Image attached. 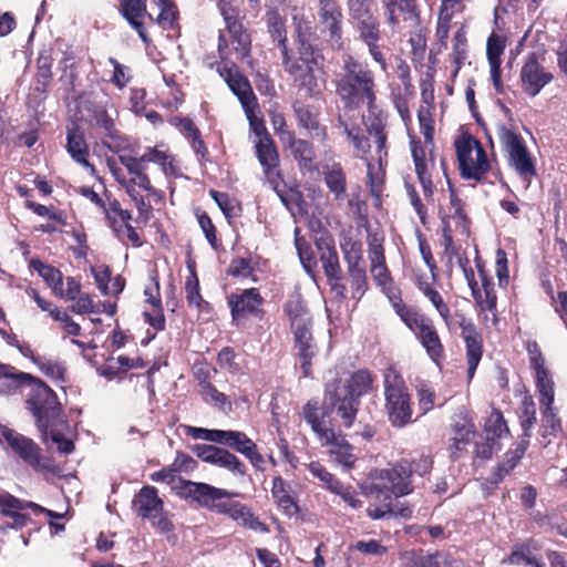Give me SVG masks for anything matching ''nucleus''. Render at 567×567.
Segmentation results:
<instances>
[{
	"label": "nucleus",
	"instance_id": "25",
	"mask_svg": "<svg viewBox=\"0 0 567 567\" xmlns=\"http://www.w3.org/2000/svg\"><path fill=\"white\" fill-rule=\"evenodd\" d=\"M217 512L228 515L237 524L259 533H267V526L256 517L249 507L238 502L218 504Z\"/></svg>",
	"mask_w": 567,
	"mask_h": 567
},
{
	"label": "nucleus",
	"instance_id": "63",
	"mask_svg": "<svg viewBox=\"0 0 567 567\" xmlns=\"http://www.w3.org/2000/svg\"><path fill=\"white\" fill-rule=\"evenodd\" d=\"M51 317L60 321L63 324V330L70 336H79L81 331V327L79 323L72 320V318L66 313L61 311L59 308H54L51 310Z\"/></svg>",
	"mask_w": 567,
	"mask_h": 567
},
{
	"label": "nucleus",
	"instance_id": "39",
	"mask_svg": "<svg viewBox=\"0 0 567 567\" xmlns=\"http://www.w3.org/2000/svg\"><path fill=\"white\" fill-rule=\"evenodd\" d=\"M372 384V378L368 371L361 370L351 375L347 385L340 386L342 393H348L359 400L367 393Z\"/></svg>",
	"mask_w": 567,
	"mask_h": 567
},
{
	"label": "nucleus",
	"instance_id": "46",
	"mask_svg": "<svg viewBox=\"0 0 567 567\" xmlns=\"http://www.w3.org/2000/svg\"><path fill=\"white\" fill-rule=\"evenodd\" d=\"M472 281L473 280H470L472 295L482 310L494 311L496 308V295L493 286L488 282H484V292H482L477 287V282L472 284Z\"/></svg>",
	"mask_w": 567,
	"mask_h": 567
},
{
	"label": "nucleus",
	"instance_id": "57",
	"mask_svg": "<svg viewBox=\"0 0 567 567\" xmlns=\"http://www.w3.org/2000/svg\"><path fill=\"white\" fill-rule=\"evenodd\" d=\"M309 472L317 477L329 492L336 489V485L340 482L333 474L328 472L319 462H310L307 465Z\"/></svg>",
	"mask_w": 567,
	"mask_h": 567
},
{
	"label": "nucleus",
	"instance_id": "5",
	"mask_svg": "<svg viewBox=\"0 0 567 567\" xmlns=\"http://www.w3.org/2000/svg\"><path fill=\"white\" fill-rule=\"evenodd\" d=\"M385 411L391 424L403 427L412 421L411 398L403 377L390 367L383 374Z\"/></svg>",
	"mask_w": 567,
	"mask_h": 567
},
{
	"label": "nucleus",
	"instance_id": "10",
	"mask_svg": "<svg viewBox=\"0 0 567 567\" xmlns=\"http://www.w3.org/2000/svg\"><path fill=\"white\" fill-rule=\"evenodd\" d=\"M454 145L461 175L466 179H481L489 169L482 145L468 134L461 135Z\"/></svg>",
	"mask_w": 567,
	"mask_h": 567
},
{
	"label": "nucleus",
	"instance_id": "33",
	"mask_svg": "<svg viewBox=\"0 0 567 567\" xmlns=\"http://www.w3.org/2000/svg\"><path fill=\"white\" fill-rule=\"evenodd\" d=\"M257 157L269 176L275 173L279 164L278 153L269 135H262L256 143Z\"/></svg>",
	"mask_w": 567,
	"mask_h": 567
},
{
	"label": "nucleus",
	"instance_id": "8",
	"mask_svg": "<svg viewBox=\"0 0 567 567\" xmlns=\"http://www.w3.org/2000/svg\"><path fill=\"white\" fill-rule=\"evenodd\" d=\"M286 311L290 317L296 348L298 350V355L301 359L302 374L303 377H309L311 360L316 355V346L312 341V334L310 331V317L299 301H290L286 307Z\"/></svg>",
	"mask_w": 567,
	"mask_h": 567
},
{
	"label": "nucleus",
	"instance_id": "20",
	"mask_svg": "<svg viewBox=\"0 0 567 567\" xmlns=\"http://www.w3.org/2000/svg\"><path fill=\"white\" fill-rule=\"evenodd\" d=\"M136 512L140 516L148 519L158 518L157 526L163 532L171 530V523L166 517H161L163 512V502L153 486L143 487L135 498Z\"/></svg>",
	"mask_w": 567,
	"mask_h": 567
},
{
	"label": "nucleus",
	"instance_id": "24",
	"mask_svg": "<svg viewBox=\"0 0 567 567\" xmlns=\"http://www.w3.org/2000/svg\"><path fill=\"white\" fill-rule=\"evenodd\" d=\"M460 326L466 344L467 375L472 379L482 358V340L471 320L463 318Z\"/></svg>",
	"mask_w": 567,
	"mask_h": 567
},
{
	"label": "nucleus",
	"instance_id": "21",
	"mask_svg": "<svg viewBox=\"0 0 567 567\" xmlns=\"http://www.w3.org/2000/svg\"><path fill=\"white\" fill-rule=\"evenodd\" d=\"M318 19L322 31L338 48L342 45V12L334 0H318Z\"/></svg>",
	"mask_w": 567,
	"mask_h": 567
},
{
	"label": "nucleus",
	"instance_id": "60",
	"mask_svg": "<svg viewBox=\"0 0 567 567\" xmlns=\"http://www.w3.org/2000/svg\"><path fill=\"white\" fill-rule=\"evenodd\" d=\"M473 422L466 415H458L453 424V436L463 439L464 442L470 443L475 433Z\"/></svg>",
	"mask_w": 567,
	"mask_h": 567
},
{
	"label": "nucleus",
	"instance_id": "2",
	"mask_svg": "<svg viewBox=\"0 0 567 567\" xmlns=\"http://www.w3.org/2000/svg\"><path fill=\"white\" fill-rule=\"evenodd\" d=\"M334 83L336 93L346 107L358 109L363 104L371 107L375 101L372 71L350 54L342 56V64L336 72Z\"/></svg>",
	"mask_w": 567,
	"mask_h": 567
},
{
	"label": "nucleus",
	"instance_id": "50",
	"mask_svg": "<svg viewBox=\"0 0 567 567\" xmlns=\"http://www.w3.org/2000/svg\"><path fill=\"white\" fill-rule=\"evenodd\" d=\"M159 14L157 16L156 22L163 29H173L177 20V8L173 0H158Z\"/></svg>",
	"mask_w": 567,
	"mask_h": 567
},
{
	"label": "nucleus",
	"instance_id": "37",
	"mask_svg": "<svg viewBox=\"0 0 567 567\" xmlns=\"http://www.w3.org/2000/svg\"><path fill=\"white\" fill-rule=\"evenodd\" d=\"M528 353L530 357V367L534 370L536 388L540 386L542 382L553 384V378L545 367V361L536 343H529Z\"/></svg>",
	"mask_w": 567,
	"mask_h": 567
},
{
	"label": "nucleus",
	"instance_id": "12",
	"mask_svg": "<svg viewBox=\"0 0 567 567\" xmlns=\"http://www.w3.org/2000/svg\"><path fill=\"white\" fill-rule=\"evenodd\" d=\"M117 111L112 105L97 104L92 110L90 123L103 135V144L114 153L130 148V141L116 128Z\"/></svg>",
	"mask_w": 567,
	"mask_h": 567
},
{
	"label": "nucleus",
	"instance_id": "52",
	"mask_svg": "<svg viewBox=\"0 0 567 567\" xmlns=\"http://www.w3.org/2000/svg\"><path fill=\"white\" fill-rule=\"evenodd\" d=\"M389 20L391 23H395L398 21V12L403 13L408 19L414 16V0H384Z\"/></svg>",
	"mask_w": 567,
	"mask_h": 567
},
{
	"label": "nucleus",
	"instance_id": "35",
	"mask_svg": "<svg viewBox=\"0 0 567 567\" xmlns=\"http://www.w3.org/2000/svg\"><path fill=\"white\" fill-rule=\"evenodd\" d=\"M286 143L289 144V147L295 158L299 162V165L302 169H316V165L313 162L315 153L311 145L308 142L303 140H295L291 136V140H287Z\"/></svg>",
	"mask_w": 567,
	"mask_h": 567
},
{
	"label": "nucleus",
	"instance_id": "30",
	"mask_svg": "<svg viewBox=\"0 0 567 567\" xmlns=\"http://www.w3.org/2000/svg\"><path fill=\"white\" fill-rule=\"evenodd\" d=\"M339 245L343 259L347 264V268L364 265L362 243L354 235L351 228L341 231Z\"/></svg>",
	"mask_w": 567,
	"mask_h": 567
},
{
	"label": "nucleus",
	"instance_id": "28",
	"mask_svg": "<svg viewBox=\"0 0 567 567\" xmlns=\"http://www.w3.org/2000/svg\"><path fill=\"white\" fill-rule=\"evenodd\" d=\"M506 48V41L503 37L492 33L487 40L486 54L491 69V79L496 91L501 92L503 89L501 81V56Z\"/></svg>",
	"mask_w": 567,
	"mask_h": 567
},
{
	"label": "nucleus",
	"instance_id": "22",
	"mask_svg": "<svg viewBox=\"0 0 567 567\" xmlns=\"http://www.w3.org/2000/svg\"><path fill=\"white\" fill-rule=\"evenodd\" d=\"M262 301V297L256 288L231 293L228 298V305L235 320L258 315Z\"/></svg>",
	"mask_w": 567,
	"mask_h": 567
},
{
	"label": "nucleus",
	"instance_id": "14",
	"mask_svg": "<svg viewBox=\"0 0 567 567\" xmlns=\"http://www.w3.org/2000/svg\"><path fill=\"white\" fill-rule=\"evenodd\" d=\"M316 246L320 252V261L332 290L337 295L344 296L346 287L341 284L342 271L333 239L329 236H321L316 240Z\"/></svg>",
	"mask_w": 567,
	"mask_h": 567
},
{
	"label": "nucleus",
	"instance_id": "43",
	"mask_svg": "<svg viewBox=\"0 0 567 567\" xmlns=\"http://www.w3.org/2000/svg\"><path fill=\"white\" fill-rule=\"evenodd\" d=\"M353 21L362 41L365 43L379 41V25L372 12L363 18H357Z\"/></svg>",
	"mask_w": 567,
	"mask_h": 567
},
{
	"label": "nucleus",
	"instance_id": "40",
	"mask_svg": "<svg viewBox=\"0 0 567 567\" xmlns=\"http://www.w3.org/2000/svg\"><path fill=\"white\" fill-rule=\"evenodd\" d=\"M213 465L228 470L235 475L245 476V464L233 453L218 447L212 462Z\"/></svg>",
	"mask_w": 567,
	"mask_h": 567
},
{
	"label": "nucleus",
	"instance_id": "1",
	"mask_svg": "<svg viewBox=\"0 0 567 567\" xmlns=\"http://www.w3.org/2000/svg\"><path fill=\"white\" fill-rule=\"evenodd\" d=\"M20 386H28L27 405L35 417L42 440L48 441V429L58 424L61 404L56 394L40 379L20 372L16 368L0 363V389L12 393Z\"/></svg>",
	"mask_w": 567,
	"mask_h": 567
},
{
	"label": "nucleus",
	"instance_id": "51",
	"mask_svg": "<svg viewBox=\"0 0 567 567\" xmlns=\"http://www.w3.org/2000/svg\"><path fill=\"white\" fill-rule=\"evenodd\" d=\"M347 274L353 289V298L360 299L367 290L365 265L347 268Z\"/></svg>",
	"mask_w": 567,
	"mask_h": 567
},
{
	"label": "nucleus",
	"instance_id": "26",
	"mask_svg": "<svg viewBox=\"0 0 567 567\" xmlns=\"http://www.w3.org/2000/svg\"><path fill=\"white\" fill-rule=\"evenodd\" d=\"M66 152L74 162L89 169L91 173L94 172V167L87 161L89 146L85 141L84 132L78 126H71L66 128Z\"/></svg>",
	"mask_w": 567,
	"mask_h": 567
},
{
	"label": "nucleus",
	"instance_id": "45",
	"mask_svg": "<svg viewBox=\"0 0 567 567\" xmlns=\"http://www.w3.org/2000/svg\"><path fill=\"white\" fill-rule=\"evenodd\" d=\"M292 20L295 24V32L298 39L299 48H302L303 45H311L310 35L312 30V22L310 20V17H306L302 11L295 9Z\"/></svg>",
	"mask_w": 567,
	"mask_h": 567
},
{
	"label": "nucleus",
	"instance_id": "55",
	"mask_svg": "<svg viewBox=\"0 0 567 567\" xmlns=\"http://www.w3.org/2000/svg\"><path fill=\"white\" fill-rule=\"evenodd\" d=\"M421 132L426 145L433 146L434 125L431 106H421L417 113Z\"/></svg>",
	"mask_w": 567,
	"mask_h": 567
},
{
	"label": "nucleus",
	"instance_id": "38",
	"mask_svg": "<svg viewBox=\"0 0 567 567\" xmlns=\"http://www.w3.org/2000/svg\"><path fill=\"white\" fill-rule=\"evenodd\" d=\"M34 364L47 378L58 382L65 381L66 369L62 361L41 355V358L34 359Z\"/></svg>",
	"mask_w": 567,
	"mask_h": 567
},
{
	"label": "nucleus",
	"instance_id": "61",
	"mask_svg": "<svg viewBox=\"0 0 567 567\" xmlns=\"http://www.w3.org/2000/svg\"><path fill=\"white\" fill-rule=\"evenodd\" d=\"M199 386L200 393L206 402L214 403L220 408L229 404L227 396L214 388L209 382L202 381Z\"/></svg>",
	"mask_w": 567,
	"mask_h": 567
},
{
	"label": "nucleus",
	"instance_id": "36",
	"mask_svg": "<svg viewBox=\"0 0 567 567\" xmlns=\"http://www.w3.org/2000/svg\"><path fill=\"white\" fill-rule=\"evenodd\" d=\"M31 267L43 278L54 295H61L62 272L39 259L31 260Z\"/></svg>",
	"mask_w": 567,
	"mask_h": 567
},
{
	"label": "nucleus",
	"instance_id": "15",
	"mask_svg": "<svg viewBox=\"0 0 567 567\" xmlns=\"http://www.w3.org/2000/svg\"><path fill=\"white\" fill-rule=\"evenodd\" d=\"M317 439L321 446L327 449L331 462L340 465L344 471H350L354 467L357 456L353 453V446L347 441L344 435L337 433L333 429H329Z\"/></svg>",
	"mask_w": 567,
	"mask_h": 567
},
{
	"label": "nucleus",
	"instance_id": "7",
	"mask_svg": "<svg viewBox=\"0 0 567 567\" xmlns=\"http://www.w3.org/2000/svg\"><path fill=\"white\" fill-rule=\"evenodd\" d=\"M392 305L401 320L420 340L429 357L437 361L442 357L443 346L432 321L405 307L400 299H392Z\"/></svg>",
	"mask_w": 567,
	"mask_h": 567
},
{
	"label": "nucleus",
	"instance_id": "42",
	"mask_svg": "<svg viewBox=\"0 0 567 567\" xmlns=\"http://www.w3.org/2000/svg\"><path fill=\"white\" fill-rule=\"evenodd\" d=\"M302 413L306 422L311 426V430L316 433L317 437L320 436L322 432L329 430V427L323 423V414L318 400L313 399L308 401L303 406Z\"/></svg>",
	"mask_w": 567,
	"mask_h": 567
},
{
	"label": "nucleus",
	"instance_id": "23",
	"mask_svg": "<svg viewBox=\"0 0 567 567\" xmlns=\"http://www.w3.org/2000/svg\"><path fill=\"white\" fill-rule=\"evenodd\" d=\"M183 493L186 496L192 497L199 505L216 509L218 505L216 504V501L237 495L233 492L223 488H217L209 484L195 483L189 481L184 483Z\"/></svg>",
	"mask_w": 567,
	"mask_h": 567
},
{
	"label": "nucleus",
	"instance_id": "54",
	"mask_svg": "<svg viewBox=\"0 0 567 567\" xmlns=\"http://www.w3.org/2000/svg\"><path fill=\"white\" fill-rule=\"evenodd\" d=\"M385 122L381 117H374L368 124V133L377 144L379 153L385 152L386 148V133Z\"/></svg>",
	"mask_w": 567,
	"mask_h": 567
},
{
	"label": "nucleus",
	"instance_id": "49",
	"mask_svg": "<svg viewBox=\"0 0 567 567\" xmlns=\"http://www.w3.org/2000/svg\"><path fill=\"white\" fill-rule=\"evenodd\" d=\"M504 564L509 565H530L534 567H544V564L539 563L534 554L529 544L517 547L513 553L503 560Z\"/></svg>",
	"mask_w": 567,
	"mask_h": 567
},
{
	"label": "nucleus",
	"instance_id": "16",
	"mask_svg": "<svg viewBox=\"0 0 567 567\" xmlns=\"http://www.w3.org/2000/svg\"><path fill=\"white\" fill-rule=\"evenodd\" d=\"M502 142L508 153L511 165L517 174L524 178H530L536 174L534 161L523 143V140L512 131L502 134Z\"/></svg>",
	"mask_w": 567,
	"mask_h": 567
},
{
	"label": "nucleus",
	"instance_id": "34",
	"mask_svg": "<svg viewBox=\"0 0 567 567\" xmlns=\"http://www.w3.org/2000/svg\"><path fill=\"white\" fill-rule=\"evenodd\" d=\"M324 182L337 200H343L347 190L346 174L340 164H332L324 168Z\"/></svg>",
	"mask_w": 567,
	"mask_h": 567
},
{
	"label": "nucleus",
	"instance_id": "13",
	"mask_svg": "<svg viewBox=\"0 0 567 567\" xmlns=\"http://www.w3.org/2000/svg\"><path fill=\"white\" fill-rule=\"evenodd\" d=\"M118 154V159L130 174V178H133L137 174L146 171V163L158 164L165 175L176 174V168L173 164L172 156L168 155L165 151H161L158 147H150L141 156H136V152L131 150V147Z\"/></svg>",
	"mask_w": 567,
	"mask_h": 567
},
{
	"label": "nucleus",
	"instance_id": "19",
	"mask_svg": "<svg viewBox=\"0 0 567 567\" xmlns=\"http://www.w3.org/2000/svg\"><path fill=\"white\" fill-rule=\"evenodd\" d=\"M326 401L342 420L346 427H351L358 412L359 400L348 393H342L340 385L328 383L326 388Z\"/></svg>",
	"mask_w": 567,
	"mask_h": 567
},
{
	"label": "nucleus",
	"instance_id": "6",
	"mask_svg": "<svg viewBox=\"0 0 567 567\" xmlns=\"http://www.w3.org/2000/svg\"><path fill=\"white\" fill-rule=\"evenodd\" d=\"M218 7L224 17L230 40V48H228L225 34H219L218 52L220 58L226 60L234 55L237 60L243 61L249 56L250 38L243 30V25L238 20V10L226 0H220Z\"/></svg>",
	"mask_w": 567,
	"mask_h": 567
},
{
	"label": "nucleus",
	"instance_id": "9",
	"mask_svg": "<svg viewBox=\"0 0 567 567\" xmlns=\"http://www.w3.org/2000/svg\"><path fill=\"white\" fill-rule=\"evenodd\" d=\"M219 73L227 82L229 89L239 99L249 121V125L258 136V140L262 135H268L265 131L264 123L255 115V109L257 106L256 97L248 80L239 73L238 68L234 63H230L229 66L225 64L219 69Z\"/></svg>",
	"mask_w": 567,
	"mask_h": 567
},
{
	"label": "nucleus",
	"instance_id": "53",
	"mask_svg": "<svg viewBox=\"0 0 567 567\" xmlns=\"http://www.w3.org/2000/svg\"><path fill=\"white\" fill-rule=\"evenodd\" d=\"M417 406L422 414L429 413L435 405V391L426 382L416 385Z\"/></svg>",
	"mask_w": 567,
	"mask_h": 567
},
{
	"label": "nucleus",
	"instance_id": "47",
	"mask_svg": "<svg viewBox=\"0 0 567 567\" xmlns=\"http://www.w3.org/2000/svg\"><path fill=\"white\" fill-rule=\"evenodd\" d=\"M104 212L113 230L116 234H120L122 227L126 225L131 219V214L123 209L120 203L116 200L110 202L107 206L104 207Z\"/></svg>",
	"mask_w": 567,
	"mask_h": 567
},
{
	"label": "nucleus",
	"instance_id": "62",
	"mask_svg": "<svg viewBox=\"0 0 567 567\" xmlns=\"http://www.w3.org/2000/svg\"><path fill=\"white\" fill-rule=\"evenodd\" d=\"M369 259L371 265L385 262L383 239L377 234L369 236Z\"/></svg>",
	"mask_w": 567,
	"mask_h": 567
},
{
	"label": "nucleus",
	"instance_id": "58",
	"mask_svg": "<svg viewBox=\"0 0 567 567\" xmlns=\"http://www.w3.org/2000/svg\"><path fill=\"white\" fill-rule=\"evenodd\" d=\"M426 147H430L431 153L432 146L426 144L425 146H422L420 141H411V151L416 174L427 172L429 162L432 161V158L427 159L426 157Z\"/></svg>",
	"mask_w": 567,
	"mask_h": 567
},
{
	"label": "nucleus",
	"instance_id": "31",
	"mask_svg": "<svg viewBox=\"0 0 567 567\" xmlns=\"http://www.w3.org/2000/svg\"><path fill=\"white\" fill-rule=\"evenodd\" d=\"M122 12L128 23L137 31L143 42L147 43L148 39L144 30L142 18L147 16L145 0H122ZM152 19V16L148 14Z\"/></svg>",
	"mask_w": 567,
	"mask_h": 567
},
{
	"label": "nucleus",
	"instance_id": "29",
	"mask_svg": "<svg viewBox=\"0 0 567 567\" xmlns=\"http://www.w3.org/2000/svg\"><path fill=\"white\" fill-rule=\"evenodd\" d=\"M271 494L277 505L289 516H296L299 512L297 498L289 483L277 476L272 480Z\"/></svg>",
	"mask_w": 567,
	"mask_h": 567
},
{
	"label": "nucleus",
	"instance_id": "17",
	"mask_svg": "<svg viewBox=\"0 0 567 567\" xmlns=\"http://www.w3.org/2000/svg\"><path fill=\"white\" fill-rule=\"evenodd\" d=\"M0 433L24 463L37 471L44 468L41 462V450L31 439L7 426H0Z\"/></svg>",
	"mask_w": 567,
	"mask_h": 567
},
{
	"label": "nucleus",
	"instance_id": "41",
	"mask_svg": "<svg viewBox=\"0 0 567 567\" xmlns=\"http://www.w3.org/2000/svg\"><path fill=\"white\" fill-rule=\"evenodd\" d=\"M295 246L305 270L313 277L315 269L317 267V259L311 246L302 236H300L299 228L295 229Z\"/></svg>",
	"mask_w": 567,
	"mask_h": 567
},
{
	"label": "nucleus",
	"instance_id": "11",
	"mask_svg": "<svg viewBox=\"0 0 567 567\" xmlns=\"http://www.w3.org/2000/svg\"><path fill=\"white\" fill-rule=\"evenodd\" d=\"M282 64L298 85L311 91L316 86L315 71L319 66V55L312 45L299 48V56L291 58L287 47L282 50Z\"/></svg>",
	"mask_w": 567,
	"mask_h": 567
},
{
	"label": "nucleus",
	"instance_id": "27",
	"mask_svg": "<svg viewBox=\"0 0 567 567\" xmlns=\"http://www.w3.org/2000/svg\"><path fill=\"white\" fill-rule=\"evenodd\" d=\"M555 383L542 382L540 386L537 388L539 394V405L543 416V422L546 427L550 429L549 434H555L561 429L560 420L557 417L555 409L553 406L555 398Z\"/></svg>",
	"mask_w": 567,
	"mask_h": 567
},
{
	"label": "nucleus",
	"instance_id": "3",
	"mask_svg": "<svg viewBox=\"0 0 567 567\" xmlns=\"http://www.w3.org/2000/svg\"><path fill=\"white\" fill-rule=\"evenodd\" d=\"M413 470L409 460H401L385 468L372 470L367 478L359 484L362 494L367 497L390 501L410 495Z\"/></svg>",
	"mask_w": 567,
	"mask_h": 567
},
{
	"label": "nucleus",
	"instance_id": "48",
	"mask_svg": "<svg viewBox=\"0 0 567 567\" xmlns=\"http://www.w3.org/2000/svg\"><path fill=\"white\" fill-rule=\"evenodd\" d=\"M190 275L187 277L185 282V293H186V300L189 306L195 307L197 309H203L207 306V303L204 301V299L200 296L199 291V281L196 276V271L194 267H190Z\"/></svg>",
	"mask_w": 567,
	"mask_h": 567
},
{
	"label": "nucleus",
	"instance_id": "18",
	"mask_svg": "<svg viewBox=\"0 0 567 567\" xmlns=\"http://www.w3.org/2000/svg\"><path fill=\"white\" fill-rule=\"evenodd\" d=\"M553 74L545 70L537 56L528 54L520 70V82L524 92L529 96H536L550 81Z\"/></svg>",
	"mask_w": 567,
	"mask_h": 567
},
{
	"label": "nucleus",
	"instance_id": "64",
	"mask_svg": "<svg viewBox=\"0 0 567 567\" xmlns=\"http://www.w3.org/2000/svg\"><path fill=\"white\" fill-rule=\"evenodd\" d=\"M254 443L244 432L230 431L227 446L243 454Z\"/></svg>",
	"mask_w": 567,
	"mask_h": 567
},
{
	"label": "nucleus",
	"instance_id": "44",
	"mask_svg": "<svg viewBox=\"0 0 567 567\" xmlns=\"http://www.w3.org/2000/svg\"><path fill=\"white\" fill-rule=\"evenodd\" d=\"M485 433L487 441H495L508 434L507 424L499 411L493 410L485 422Z\"/></svg>",
	"mask_w": 567,
	"mask_h": 567
},
{
	"label": "nucleus",
	"instance_id": "32",
	"mask_svg": "<svg viewBox=\"0 0 567 567\" xmlns=\"http://www.w3.org/2000/svg\"><path fill=\"white\" fill-rule=\"evenodd\" d=\"M19 503L20 507L0 505L2 514L12 518L11 527L13 528H21L27 525L28 516L24 513H22L25 509H31L35 515L45 513L50 517H61V515L55 514L52 511L45 509L35 503L21 499H19Z\"/></svg>",
	"mask_w": 567,
	"mask_h": 567
},
{
	"label": "nucleus",
	"instance_id": "59",
	"mask_svg": "<svg viewBox=\"0 0 567 567\" xmlns=\"http://www.w3.org/2000/svg\"><path fill=\"white\" fill-rule=\"evenodd\" d=\"M331 493L341 497V499L352 509H360L363 506L362 501L358 497L355 491L350 485H344L339 482L336 485V489Z\"/></svg>",
	"mask_w": 567,
	"mask_h": 567
},
{
	"label": "nucleus",
	"instance_id": "56",
	"mask_svg": "<svg viewBox=\"0 0 567 567\" xmlns=\"http://www.w3.org/2000/svg\"><path fill=\"white\" fill-rule=\"evenodd\" d=\"M153 308L145 309L143 317L145 321L154 328L156 331H161L165 328V317L162 309L161 299H152Z\"/></svg>",
	"mask_w": 567,
	"mask_h": 567
},
{
	"label": "nucleus",
	"instance_id": "4",
	"mask_svg": "<svg viewBox=\"0 0 567 567\" xmlns=\"http://www.w3.org/2000/svg\"><path fill=\"white\" fill-rule=\"evenodd\" d=\"M450 206L441 209L443 223V240L444 254L452 261L458 258L460 251L464 245H467L470 238L468 221L463 214L461 200L451 190Z\"/></svg>",
	"mask_w": 567,
	"mask_h": 567
}]
</instances>
